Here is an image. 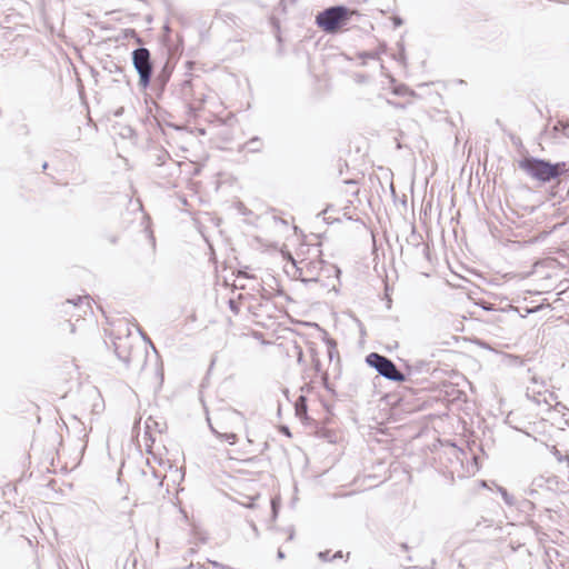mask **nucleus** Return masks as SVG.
<instances>
[{
	"label": "nucleus",
	"instance_id": "nucleus-1",
	"mask_svg": "<svg viewBox=\"0 0 569 569\" xmlns=\"http://www.w3.org/2000/svg\"><path fill=\"white\" fill-rule=\"evenodd\" d=\"M519 168L538 181L549 182L566 171V163H551L543 159L527 157L519 161Z\"/></svg>",
	"mask_w": 569,
	"mask_h": 569
},
{
	"label": "nucleus",
	"instance_id": "nucleus-2",
	"mask_svg": "<svg viewBox=\"0 0 569 569\" xmlns=\"http://www.w3.org/2000/svg\"><path fill=\"white\" fill-rule=\"evenodd\" d=\"M366 363L388 380L395 382L406 381V376L398 370L393 361L382 355L377 352L369 353L366 357Z\"/></svg>",
	"mask_w": 569,
	"mask_h": 569
},
{
	"label": "nucleus",
	"instance_id": "nucleus-3",
	"mask_svg": "<svg viewBox=\"0 0 569 569\" xmlns=\"http://www.w3.org/2000/svg\"><path fill=\"white\" fill-rule=\"evenodd\" d=\"M348 16L349 10L346 7L335 6L318 13L316 22L326 32H335L345 23Z\"/></svg>",
	"mask_w": 569,
	"mask_h": 569
},
{
	"label": "nucleus",
	"instance_id": "nucleus-4",
	"mask_svg": "<svg viewBox=\"0 0 569 569\" xmlns=\"http://www.w3.org/2000/svg\"><path fill=\"white\" fill-rule=\"evenodd\" d=\"M132 64L139 76V86L146 89L150 84L153 72L149 49L144 47L134 49L132 51Z\"/></svg>",
	"mask_w": 569,
	"mask_h": 569
},
{
	"label": "nucleus",
	"instance_id": "nucleus-5",
	"mask_svg": "<svg viewBox=\"0 0 569 569\" xmlns=\"http://www.w3.org/2000/svg\"><path fill=\"white\" fill-rule=\"evenodd\" d=\"M559 490V479L555 475H541L532 479L527 493L531 497L543 492L555 493Z\"/></svg>",
	"mask_w": 569,
	"mask_h": 569
},
{
	"label": "nucleus",
	"instance_id": "nucleus-6",
	"mask_svg": "<svg viewBox=\"0 0 569 569\" xmlns=\"http://www.w3.org/2000/svg\"><path fill=\"white\" fill-rule=\"evenodd\" d=\"M322 260L300 261V264L303 266V272L308 283L317 282L319 280L320 272L322 270Z\"/></svg>",
	"mask_w": 569,
	"mask_h": 569
},
{
	"label": "nucleus",
	"instance_id": "nucleus-7",
	"mask_svg": "<svg viewBox=\"0 0 569 569\" xmlns=\"http://www.w3.org/2000/svg\"><path fill=\"white\" fill-rule=\"evenodd\" d=\"M63 306L72 308L78 311H82L83 315L87 313L88 309H91L90 306V298L88 296L84 297H78L77 299H68ZM78 317H81V312L77 313Z\"/></svg>",
	"mask_w": 569,
	"mask_h": 569
},
{
	"label": "nucleus",
	"instance_id": "nucleus-8",
	"mask_svg": "<svg viewBox=\"0 0 569 569\" xmlns=\"http://www.w3.org/2000/svg\"><path fill=\"white\" fill-rule=\"evenodd\" d=\"M171 73H172V67L167 61L164 63V66L162 67V69L158 72L156 80H154L156 83H158L161 88H163L168 83V81L171 77Z\"/></svg>",
	"mask_w": 569,
	"mask_h": 569
},
{
	"label": "nucleus",
	"instance_id": "nucleus-9",
	"mask_svg": "<svg viewBox=\"0 0 569 569\" xmlns=\"http://www.w3.org/2000/svg\"><path fill=\"white\" fill-rule=\"evenodd\" d=\"M296 415L300 418L307 416V399L305 396H300L295 405Z\"/></svg>",
	"mask_w": 569,
	"mask_h": 569
},
{
	"label": "nucleus",
	"instance_id": "nucleus-10",
	"mask_svg": "<svg viewBox=\"0 0 569 569\" xmlns=\"http://www.w3.org/2000/svg\"><path fill=\"white\" fill-rule=\"evenodd\" d=\"M212 432L217 435L218 438L227 441L229 445H234L238 440V437L233 432H218L212 426L210 427Z\"/></svg>",
	"mask_w": 569,
	"mask_h": 569
},
{
	"label": "nucleus",
	"instance_id": "nucleus-11",
	"mask_svg": "<svg viewBox=\"0 0 569 569\" xmlns=\"http://www.w3.org/2000/svg\"><path fill=\"white\" fill-rule=\"evenodd\" d=\"M247 147L251 152H259L262 149V141L260 138L253 137L247 142Z\"/></svg>",
	"mask_w": 569,
	"mask_h": 569
},
{
	"label": "nucleus",
	"instance_id": "nucleus-12",
	"mask_svg": "<svg viewBox=\"0 0 569 569\" xmlns=\"http://www.w3.org/2000/svg\"><path fill=\"white\" fill-rule=\"evenodd\" d=\"M499 492L503 499V501L508 505V506H513L516 503L515 501V498L512 495H510L505 488L502 487H499Z\"/></svg>",
	"mask_w": 569,
	"mask_h": 569
},
{
	"label": "nucleus",
	"instance_id": "nucleus-13",
	"mask_svg": "<svg viewBox=\"0 0 569 569\" xmlns=\"http://www.w3.org/2000/svg\"><path fill=\"white\" fill-rule=\"evenodd\" d=\"M295 266H296L295 277L297 279L301 280L302 282L308 283V280L306 279V276L303 272V266L300 263H299V266L295 263Z\"/></svg>",
	"mask_w": 569,
	"mask_h": 569
},
{
	"label": "nucleus",
	"instance_id": "nucleus-14",
	"mask_svg": "<svg viewBox=\"0 0 569 569\" xmlns=\"http://www.w3.org/2000/svg\"><path fill=\"white\" fill-rule=\"evenodd\" d=\"M114 352L118 356V358L123 362L128 363L130 361L129 356L119 350L120 346L117 342H114Z\"/></svg>",
	"mask_w": 569,
	"mask_h": 569
},
{
	"label": "nucleus",
	"instance_id": "nucleus-15",
	"mask_svg": "<svg viewBox=\"0 0 569 569\" xmlns=\"http://www.w3.org/2000/svg\"><path fill=\"white\" fill-rule=\"evenodd\" d=\"M318 557L320 560L327 562V561H331V557H330V551L329 550H326V551H320L318 553Z\"/></svg>",
	"mask_w": 569,
	"mask_h": 569
},
{
	"label": "nucleus",
	"instance_id": "nucleus-16",
	"mask_svg": "<svg viewBox=\"0 0 569 569\" xmlns=\"http://www.w3.org/2000/svg\"><path fill=\"white\" fill-rule=\"evenodd\" d=\"M230 416H231L232 418L238 419L240 422H243V421H244V417H243V415H242L241 412L237 411V410L231 411V412H230Z\"/></svg>",
	"mask_w": 569,
	"mask_h": 569
},
{
	"label": "nucleus",
	"instance_id": "nucleus-17",
	"mask_svg": "<svg viewBox=\"0 0 569 569\" xmlns=\"http://www.w3.org/2000/svg\"><path fill=\"white\" fill-rule=\"evenodd\" d=\"M392 22H393L395 28H398L403 23L402 19L397 16L392 18Z\"/></svg>",
	"mask_w": 569,
	"mask_h": 569
},
{
	"label": "nucleus",
	"instance_id": "nucleus-18",
	"mask_svg": "<svg viewBox=\"0 0 569 569\" xmlns=\"http://www.w3.org/2000/svg\"><path fill=\"white\" fill-rule=\"evenodd\" d=\"M271 507H272V513H273V517L276 518V517H277V513H278V507H277V501H276V499H272V500H271Z\"/></svg>",
	"mask_w": 569,
	"mask_h": 569
},
{
	"label": "nucleus",
	"instance_id": "nucleus-19",
	"mask_svg": "<svg viewBox=\"0 0 569 569\" xmlns=\"http://www.w3.org/2000/svg\"><path fill=\"white\" fill-rule=\"evenodd\" d=\"M342 557H343L342 551H337L335 555L331 556L330 559L332 561V560H336V559H340Z\"/></svg>",
	"mask_w": 569,
	"mask_h": 569
},
{
	"label": "nucleus",
	"instance_id": "nucleus-20",
	"mask_svg": "<svg viewBox=\"0 0 569 569\" xmlns=\"http://www.w3.org/2000/svg\"><path fill=\"white\" fill-rule=\"evenodd\" d=\"M229 307L232 311L238 312L237 305L233 300L229 301Z\"/></svg>",
	"mask_w": 569,
	"mask_h": 569
},
{
	"label": "nucleus",
	"instance_id": "nucleus-21",
	"mask_svg": "<svg viewBox=\"0 0 569 569\" xmlns=\"http://www.w3.org/2000/svg\"><path fill=\"white\" fill-rule=\"evenodd\" d=\"M167 157H168V154H167V153H163L162 156H159V157H158V162H159V164H160V163H163V161H164V159H166Z\"/></svg>",
	"mask_w": 569,
	"mask_h": 569
},
{
	"label": "nucleus",
	"instance_id": "nucleus-22",
	"mask_svg": "<svg viewBox=\"0 0 569 569\" xmlns=\"http://www.w3.org/2000/svg\"><path fill=\"white\" fill-rule=\"evenodd\" d=\"M151 423L157 425V422H156V421H153V420H151V419H148V420L146 421V427H147V429H150V428H151Z\"/></svg>",
	"mask_w": 569,
	"mask_h": 569
},
{
	"label": "nucleus",
	"instance_id": "nucleus-23",
	"mask_svg": "<svg viewBox=\"0 0 569 569\" xmlns=\"http://www.w3.org/2000/svg\"><path fill=\"white\" fill-rule=\"evenodd\" d=\"M302 358H303L302 350L299 349V351H298V362L299 363L302 362Z\"/></svg>",
	"mask_w": 569,
	"mask_h": 569
},
{
	"label": "nucleus",
	"instance_id": "nucleus-24",
	"mask_svg": "<svg viewBox=\"0 0 569 569\" xmlns=\"http://www.w3.org/2000/svg\"><path fill=\"white\" fill-rule=\"evenodd\" d=\"M210 563H211L212 566H214V567H219V568L221 567V568H223V569H224V567H223L221 563L217 562V561H210Z\"/></svg>",
	"mask_w": 569,
	"mask_h": 569
},
{
	"label": "nucleus",
	"instance_id": "nucleus-25",
	"mask_svg": "<svg viewBox=\"0 0 569 569\" xmlns=\"http://www.w3.org/2000/svg\"><path fill=\"white\" fill-rule=\"evenodd\" d=\"M315 367H316L317 371L320 370V361L319 360H316Z\"/></svg>",
	"mask_w": 569,
	"mask_h": 569
},
{
	"label": "nucleus",
	"instance_id": "nucleus-26",
	"mask_svg": "<svg viewBox=\"0 0 569 569\" xmlns=\"http://www.w3.org/2000/svg\"><path fill=\"white\" fill-rule=\"evenodd\" d=\"M278 558L279 559H283L284 558V553L281 550H278Z\"/></svg>",
	"mask_w": 569,
	"mask_h": 569
},
{
	"label": "nucleus",
	"instance_id": "nucleus-27",
	"mask_svg": "<svg viewBox=\"0 0 569 569\" xmlns=\"http://www.w3.org/2000/svg\"><path fill=\"white\" fill-rule=\"evenodd\" d=\"M282 431H283L286 435H290L288 427H283V428H282Z\"/></svg>",
	"mask_w": 569,
	"mask_h": 569
},
{
	"label": "nucleus",
	"instance_id": "nucleus-28",
	"mask_svg": "<svg viewBox=\"0 0 569 569\" xmlns=\"http://www.w3.org/2000/svg\"><path fill=\"white\" fill-rule=\"evenodd\" d=\"M532 399H533L537 403H540V399H539V398L533 397Z\"/></svg>",
	"mask_w": 569,
	"mask_h": 569
},
{
	"label": "nucleus",
	"instance_id": "nucleus-29",
	"mask_svg": "<svg viewBox=\"0 0 569 569\" xmlns=\"http://www.w3.org/2000/svg\"><path fill=\"white\" fill-rule=\"evenodd\" d=\"M401 548L407 549V545L402 543Z\"/></svg>",
	"mask_w": 569,
	"mask_h": 569
}]
</instances>
